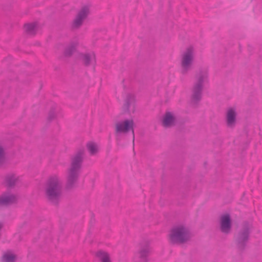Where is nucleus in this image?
<instances>
[{
  "label": "nucleus",
  "mask_w": 262,
  "mask_h": 262,
  "mask_svg": "<svg viewBox=\"0 0 262 262\" xmlns=\"http://www.w3.org/2000/svg\"><path fill=\"white\" fill-rule=\"evenodd\" d=\"M46 195L49 201L56 204L61 193V182L57 176L51 177L46 186Z\"/></svg>",
  "instance_id": "obj_1"
},
{
  "label": "nucleus",
  "mask_w": 262,
  "mask_h": 262,
  "mask_svg": "<svg viewBox=\"0 0 262 262\" xmlns=\"http://www.w3.org/2000/svg\"><path fill=\"white\" fill-rule=\"evenodd\" d=\"M191 237L189 230L180 225L173 227L169 231L168 240L172 244H183L188 242Z\"/></svg>",
  "instance_id": "obj_2"
},
{
  "label": "nucleus",
  "mask_w": 262,
  "mask_h": 262,
  "mask_svg": "<svg viewBox=\"0 0 262 262\" xmlns=\"http://www.w3.org/2000/svg\"><path fill=\"white\" fill-rule=\"evenodd\" d=\"M82 159V155L81 153L75 155L72 159L71 165L67 177V183L69 187L72 186L77 181Z\"/></svg>",
  "instance_id": "obj_3"
},
{
  "label": "nucleus",
  "mask_w": 262,
  "mask_h": 262,
  "mask_svg": "<svg viewBox=\"0 0 262 262\" xmlns=\"http://www.w3.org/2000/svg\"><path fill=\"white\" fill-rule=\"evenodd\" d=\"M195 50L193 47L187 48L182 56L181 68L183 72H186L191 67L194 57Z\"/></svg>",
  "instance_id": "obj_4"
},
{
  "label": "nucleus",
  "mask_w": 262,
  "mask_h": 262,
  "mask_svg": "<svg viewBox=\"0 0 262 262\" xmlns=\"http://www.w3.org/2000/svg\"><path fill=\"white\" fill-rule=\"evenodd\" d=\"M207 75L203 74L199 75L192 89V99L194 101L199 100L202 97V90L207 81Z\"/></svg>",
  "instance_id": "obj_5"
},
{
  "label": "nucleus",
  "mask_w": 262,
  "mask_h": 262,
  "mask_svg": "<svg viewBox=\"0 0 262 262\" xmlns=\"http://www.w3.org/2000/svg\"><path fill=\"white\" fill-rule=\"evenodd\" d=\"M134 122L132 119H126L117 123L115 130L117 133H126L132 130L134 134Z\"/></svg>",
  "instance_id": "obj_6"
},
{
  "label": "nucleus",
  "mask_w": 262,
  "mask_h": 262,
  "mask_svg": "<svg viewBox=\"0 0 262 262\" xmlns=\"http://www.w3.org/2000/svg\"><path fill=\"white\" fill-rule=\"evenodd\" d=\"M237 112L235 107H231L227 110L225 120L227 127L233 128L235 126L237 122Z\"/></svg>",
  "instance_id": "obj_7"
},
{
  "label": "nucleus",
  "mask_w": 262,
  "mask_h": 262,
  "mask_svg": "<svg viewBox=\"0 0 262 262\" xmlns=\"http://www.w3.org/2000/svg\"><path fill=\"white\" fill-rule=\"evenodd\" d=\"M221 229L224 233H228L231 228V219L228 214H224L221 217Z\"/></svg>",
  "instance_id": "obj_8"
},
{
  "label": "nucleus",
  "mask_w": 262,
  "mask_h": 262,
  "mask_svg": "<svg viewBox=\"0 0 262 262\" xmlns=\"http://www.w3.org/2000/svg\"><path fill=\"white\" fill-rule=\"evenodd\" d=\"M123 108L129 113H134L135 111V99L134 97L128 96L124 100Z\"/></svg>",
  "instance_id": "obj_9"
},
{
  "label": "nucleus",
  "mask_w": 262,
  "mask_h": 262,
  "mask_svg": "<svg viewBox=\"0 0 262 262\" xmlns=\"http://www.w3.org/2000/svg\"><path fill=\"white\" fill-rule=\"evenodd\" d=\"M176 122V118L173 114L169 112H166L162 119V124L165 127L173 125Z\"/></svg>",
  "instance_id": "obj_10"
},
{
  "label": "nucleus",
  "mask_w": 262,
  "mask_h": 262,
  "mask_svg": "<svg viewBox=\"0 0 262 262\" xmlns=\"http://www.w3.org/2000/svg\"><path fill=\"white\" fill-rule=\"evenodd\" d=\"M16 200V197L15 195L10 192H6L0 196V205H7L14 202Z\"/></svg>",
  "instance_id": "obj_11"
},
{
  "label": "nucleus",
  "mask_w": 262,
  "mask_h": 262,
  "mask_svg": "<svg viewBox=\"0 0 262 262\" xmlns=\"http://www.w3.org/2000/svg\"><path fill=\"white\" fill-rule=\"evenodd\" d=\"M79 58L85 66L93 64L95 62V56L92 54H80Z\"/></svg>",
  "instance_id": "obj_12"
},
{
  "label": "nucleus",
  "mask_w": 262,
  "mask_h": 262,
  "mask_svg": "<svg viewBox=\"0 0 262 262\" xmlns=\"http://www.w3.org/2000/svg\"><path fill=\"white\" fill-rule=\"evenodd\" d=\"M16 259L15 255L11 251L5 252L2 257L3 262H14Z\"/></svg>",
  "instance_id": "obj_13"
},
{
  "label": "nucleus",
  "mask_w": 262,
  "mask_h": 262,
  "mask_svg": "<svg viewBox=\"0 0 262 262\" xmlns=\"http://www.w3.org/2000/svg\"><path fill=\"white\" fill-rule=\"evenodd\" d=\"M87 147L89 153L92 155L96 154L99 151L98 145L93 142L89 143Z\"/></svg>",
  "instance_id": "obj_14"
},
{
  "label": "nucleus",
  "mask_w": 262,
  "mask_h": 262,
  "mask_svg": "<svg viewBox=\"0 0 262 262\" xmlns=\"http://www.w3.org/2000/svg\"><path fill=\"white\" fill-rule=\"evenodd\" d=\"M25 28L29 34H33L36 28V25L34 24H27L25 25Z\"/></svg>",
  "instance_id": "obj_15"
},
{
  "label": "nucleus",
  "mask_w": 262,
  "mask_h": 262,
  "mask_svg": "<svg viewBox=\"0 0 262 262\" xmlns=\"http://www.w3.org/2000/svg\"><path fill=\"white\" fill-rule=\"evenodd\" d=\"M98 255L101 259L102 262H111L107 253L103 252H99L98 253Z\"/></svg>",
  "instance_id": "obj_16"
},
{
  "label": "nucleus",
  "mask_w": 262,
  "mask_h": 262,
  "mask_svg": "<svg viewBox=\"0 0 262 262\" xmlns=\"http://www.w3.org/2000/svg\"><path fill=\"white\" fill-rule=\"evenodd\" d=\"M89 13V10L88 7H83L82 8L81 10L79 12L77 15L79 16V17H81L83 19H85L86 16H88V14Z\"/></svg>",
  "instance_id": "obj_17"
},
{
  "label": "nucleus",
  "mask_w": 262,
  "mask_h": 262,
  "mask_svg": "<svg viewBox=\"0 0 262 262\" xmlns=\"http://www.w3.org/2000/svg\"><path fill=\"white\" fill-rule=\"evenodd\" d=\"M6 161L5 153L3 146L0 145V166Z\"/></svg>",
  "instance_id": "obj_18"
},
{
  "label": "nucleus",
  "mask_w": 262,
  "mask_h": 262,
  "mask_svg": "<svg viewBox=\"0 0 262 262\" xmlns=\"http://www.w3.org/2000/svg\"><path fill=\"white\" fill-rule=\"evenodd\" d=\"M83 20L84 19L83 18H82L81 17H79V16L77 15L73 22V26L74 27H78L82 24Z\"/></svg>",
  "instance_id": "obj_19"
},
{
  "label": "nucleus",
  "mask_w": 262,
  "mask_h": 262,
  "mask_svg": "<svg viewBox=\"0 0 262 262\" xmlns=\"http://www.w3.org/2000/svg\"><path fill=\"white\" fill-rule=\"evenodd\" d=\"M248 231L245 232L241 234L240 240L241 241H245L248 238Z\"/></svg>",
  "instance_id": "obj_20"
}]
</instances>
